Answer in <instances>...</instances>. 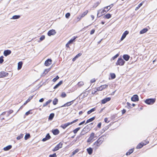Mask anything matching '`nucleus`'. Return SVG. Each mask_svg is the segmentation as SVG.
I'll return each instance as SVG.
<instances>
[{
  "mask_svg": "<svg viewBox=\"0 0 157 157\" xmlns=\"http://www.w3.org/2000/svg\"><path fill=\"white\" fill-rule=\"evenodd\" d=\"M78 121V119H76L71 122H68V123H65L64 124H62L61 126V127L63 129H64L69 125L71 124L74 123L76 122L77 121Z\"/></svg>",
  "mask_w": 157,
  "mask_h": 157,
  "instance_id": "nucleus-1",
  "label": "nucleus"
},
{
  "mask_svg": "<svg viewBox=\"0 0 157 157\" xmlns=\"http://www.w3.org/2000/svg\"><path fill=\"white\" fill-rule=\"evenodd\" d=\"M105 9L104 8V9L99 10L98 11L97 16L98 17H100L102 15L105 14L107 12Z\"/></svg>",
  "mask_w": 157,
  "mask_h": 157,
  "instance_id": "nucleus-2",
  "label": "nucleus"
},
{
  "mask_svg": "<svg viewBox=\"0 0 157 157\" xmlns=\"http://www.w3.org/2000/svg\"><path fill=\"white\" fill-rule=\"evenodd\" d=\"M125 62V61L123 59L120 58L118 59L117 62L116 63V64L117 65L123 66Z\"/></svg>",
  "mask_w": 157,
  "mask_h": 157,
  "instance_id": "nucleus-3",
  "label": "nucleus"
},
{
  "mask_svg": "<svg viewBox=\"0 0 157 157\" xmlns=\"http://www.w3.org/2000/svg\"><path fill=\"white\" fill-rule=\"evenodd\" d=\"M95 137H96V136H95L94 133V132L91 133L90 134L89 137L87 140V142L88 143L91 142Z\"/></svg>",
  "mask_w": 157,
  "mask_h": 157,
  "instance_id": "nucleus-4",
  "label": "nucleus"
},
{
  "mask_svg": "<svg viewBox=\"0 0 157 157\" xmlns=\"http://www.w3.org/2000/svg\"><path fill=\"white\" fill-rule=\"evenodd\" d=\"M155 101V99L152 98L147 99L145 101V102L148 105H152Z\"/></svg>",
  "mask_w": 157,
  "mask_h": 157,
  "instance_id": "nucleus-5",
  "label": "nucleus"
},
{
  "mask_svg": "<svg viewBox=\"0 0 157 157\" xmlns=\"http://www.w3.org/2000/svg\"><path fill=\"white\" fill-rule=\"evenodd\" d=\"M62 146L63 143L61 142H60L55 147L53 150H52V151H55L58 150L59 148L62 147Z\"/></svg>",
  "mask_w": 157,
  "mask_h": 157,
  "instance_id": "nucleus-6",
  "label": "nucleus"
},
{
  "mask_svg": "<svg viewBox=\"0 0 157 157\" xmlns=\"http://www.w3.org/2000/svg\"><path fill=\"white\" fill-rule=\"evenodd\" d=\"M8 73L5 72L4 71L0 72V78H3L7 76L8 75Z\"/></svg>",
  "mask_w": 157,
  "mask_h": 157,
  "instance_id": "nucleus-7",
  "label": "nucleus"
},
{
  "mask_svg": "<svg viewBox=\"0 0 157 157\" xmlns=\"http://www.w3.org/2000/svg\"><path fill=\"white\" fill-rule=\"evenodd\" d=\"M131 100L133 101H139V98L138 96L136 95H134L131 98Z\"/></svg>",
  "mask_w": 157,
  "mask_h": 157,
  "instance_id": "nucleus-8",
  "label": "nucleus"
},
{
  "mask_svg": "<svg viewBox=\"0 0 157 157\" xmlns=\"http://www.w3.org/2000/svg\"><path fill=\"white\" fill-rule=\"evenodd\" d=\"M56 33V32L55 30L52 29L48 31V36H50L52 35H54Z\"/></svg>",
  "mask_w": 157,
  "mask_h": 157,
  "instance_id": "nucleus-9",
  "label": "nucleus"
},
{
  "mask_svg": "<svg viewBox=\"0 0 157 157\" xmlns=\"http://www.w3.org/2000/svg\"><path fill=\"white\" fill-rule=\"evenodd\" d=\"M128 33L129 32L128 31H125L122 34V35L121 38V41L123 40L125 38L126 35H128Z\"/></svg>",
  "mask_w": 157,
  "mask_h": 157,
  "instance_id": "nucleus-10",
  "label": "nucleus"
},
{
  "mask_svg": "<svg viewBox=\"0 0 157 157\" xmlns=\"http://www.w3.org/2000/svg\"><path fill=\"white\" fill-rule=\"evenodd\" d=\"M52 60L50 59H48L45 62L46 66H48L52 64Z\"/></svg>",
  "mask_w": 157,
  "mask_h": 157,
  "instance_id": "nucleus-11",
  "label": "nucleus"
},
{
  "mask_svg": "<svg viewBox=\"0 0 157 157\" xmlns=\"http://www.w3.org/2000/svg\"><path fill=\"white\" fill-rule=\"evenodd\" d=\"M103 136H101L97 141V142L100 145L102 144L104 140V138H103Z\"/></svg>",
  "mask_w": 157,
  "mask_h": 157,
  "instance_id": "nucleus-12",
  "label": "nucleus"
},
{
  "mask_svg": "<svg viewBox=\"0 0 157 157\" xmlns=\"http://www.w3.org/2000/svg\"><path fill=\"white\" fill-rule=\"evenodd\" d=\"M74 100L72 101H71L67 102V103H66V104H64V105H63L62 106H61V107H64L65 106H69L71 105L73 103V101Z\"/></svg>",
  "mask_w": 157,
  "mask_h": 157,
  "instance_id": "nucleus-13",
  "label": "nucleus"
},
{
  "mask_svg": "<svg viewBox=\"0 0 157 157\" xmlns=\"http://www.w3.org/2000/svg\"><path fill=\"white\" fill-rule=\"evenodd\" d=\"M108 86L107 85H104L97 88L98 91H101L107 87Z\"/></svg>",
  "mask_w": 157,
  "mask_h": 157,
  "instance_id": "nucleus-14",
  "label": "nucleus"
},
{
  "mask_svg": "<svg viewBox=\"0 0 157 157\" xmlns=\"http://www.w3.org/2000/svg\"><path fill=\"white\" fill-rule=\"evenodd\" d=\"M11 53V51L9 50H5L4 52V55L6 56L10 54Z\"/></svg>",
  "mask_w": 157,
  "mask_h": 157,
  "instance_id": "nucleus-15",
  "label": "nucleus"
},
{
  "mask_svg": "<svg viewBox=\"0 0 157 157\" xmlns=\"http://www.w3.org/2000/svg\"><path fill=\"white\" fill-rule=\"evenodd\" d=\"M110 99L111 98H105L101 100V103L102 104H105L107 101H109Z\"/></svg>",
  "mask_w": 157,
  "mask_h": 157,
  "instance_id": "nucleus-16",
  "label": "nucleus"
},
{
  "mask_svg": "<svg viewBox=\"0 0 157 157\" xmlns=\"http://www.w3.org/2000/svg\"><path fill=\"white\" fill-rule=\"evenodd\" d=\"M51 138V136L49 135V133L47 134L45 137L42 140V141L44 142L45 141Z\"/></svg>",
  "mask_w": 157,
  "mask_h": 157,
  "instance_id": "nucleus-17",
  "label": "nucleus"
},
{
  "mask_svg": "<svg viewBox=\"0 0 157 157\" xmlns=\"http://www.w3.org/2000/svg\"><path fill=\"white\" fill-rule=\"evenodd\" d=\"M52 132L53 134L55 135H58L59 132V130L57 129L52 130Z\"/></svg>",
  "mask_w": 157,
  "mask_h": 157,
  "instance_id": "nucleus-18",
  "label": "nucleus"
},
{
  "mask_svg": "<svg viewBox=\"0 0 157 157\" xmlns=\"http://www.w3.org/2000/svg\"><path fill=\"white\" fill-rule=\"evenodd\" d=\"M123 57L125 60L127 61L129 60L130 56L128 55H124L123 56Z\"/></svg>",
  "mask_w": 157,
  "mask_h": 157,
  "instance_id": "nucleus-19",
  "label": "nucleus"
},
{
  "mask_svg": "<svg viewBox=\"0 0 157 157\" xmlns=\"http://www.w3.org/2000/svg\"><path fill=\"white\" fill-rule=\"evenodd\" d=\"M100 144H98L97 141L95 142L94 144V148L95 150L97 149L98 147L100 146Z\"/></svg>",
  "mask_w": 157,
  "mask_h": 157,
  "instance_id": "nucleus-20",
  "label": "nucleus"
},
{
  "mask_svg": "<svg viewBox=\"0 0 157 157\" xmlns=\"http://www.w3.org/2000/svg\"><path fill=\"white\" fill-rule=\"evenodd\" d=\"M12 146L11 145H9L4 148L3 150L5 151H7L10 149L12 148Z\"/></svg>",
  "mask_w": 157,
  "mask_h": 157,
  "instance_id": "nucleus-21",
  "label": "nucleus"
},
{
  "mask_svg": "<svg viewBox=\"0 0 157 157\" xmlns=\"http://www.w3.org/2000/svg\"><path fill=\"white\" fill-rule=\"evenodd\" d=\"M87 151L89 155H91L93 152V150L91 147H89L87 149Z\"/></svg>",
  "mask_w": 157,
  "mask_h": 157,
  "instance_id": "nucleus-22",
  "label": "nucleus"
},
{
  "mask_svg": "<svg viewBox=\"0 0 157 157\" xmlns=\"http://www.w3.org/2000/svg\"><path fill=\"white\" fill-rule=\"evenodd\" d=\"M63 83V81H60L58 84H57L54 87V89H56L59 86L62 84Z\"/></svg>",
  "mask_w": 157,
  "mask_h": 157,
  "instance_id": "nucleus-23",
  "label": "nucleus"
},
{
  "mask_svg": "<svg viewBox=\"0 0 157 157\" xmlns=\"http://www.w3.org/2000/svg\"><path fill=\"white\" fill-rule=\"evenodd\" d=\"M33 96H34L33 95L32 96H30L29 98L27 99V100L24 103V105H26L28 102L30 100L33 98Z\"/></svg>",
  "mask_w": 157,
  "mask_h": 157,
  "instance_id": "nucleus-24",
  "label": "nucleus"
},
{
  "mask_svg": "<svg viewBox=\"0 0 157 157\" xmlns=\"http://www.w3.org/2000/svg\"><path fill=\"white\" fill-rule=\"evenodd\" d=\"M22 64V62H20L18 63L17 69L18 70H19L21 68Z\"/></svg>",
  "mask_w": 157,
  "mask_h": 157,
  "instance_id": "nucleus-25",
  "label": "nucleus"
},
{
  "mask_svg": "<svg viewBox=\"0 0 157 157\" xmlns=\"http://www.w3.org/2000/svg\"><path fill=\"white\" fill-rule=\"evenodd\" d=\"M148 31V29L147 28H144L140 31V34H144L146 33Z\"/></svg>",
  "mask_w": 157,
  "mask_h": 157,
  "instance_id": "nucleus-26",
  "label": "nucleus"
},
{
  "mask_svg": "<svg viewBox=\"0 0 157 157\" xmlns=\"http://www.w3.org/2000/svg\"><path fill=\"white\" fill-rule=\"evenodd\" d=\"M94 119H95V117H93L87 120L85 124H86L88 123H89L90 122L93 121H94Z\"/></svg>",
  "mask_w": 157,
  "mask_h": 157,
  "instance_id": "nucleus-27",
  "label": "nucleus"
},
{
  "mask_svg": "<svg viewBox=\"0 0 157 157\" xmlns=\"http://www.w3.org/2000/svg\"><path fill=\"white\" fill-rule=\"evenodd\" d=\"M88 13V10H86L85 12H84L83 13L80 15L82 17V18H83L84 17L85 15H86Z\"/></svg>",
  "mask_w": 157,
  "mask_h": 157,
  "instance_id": "nucleus-28",
  "label": "nucleus"
},
{
  "mask_svg": "<svg viewBox=\"0 0 157 157\" xmlns=\"http://www.w3.org/2000/svg\"><path fill=\"white\" fill-rule=\"evenodd\" d=\"M20 17V15H15L13 16L11 19H19Z\"/></svg>",
  "mask_w": 157,
  "mask_h": 157,
  "instance_id": "nucleus-29",
  "label": "nucleus"
},
{
  "mask_svg": "<svg viewBox=\"0 0 157 157\" xmlns=\"http://www.w3.org/2000/svg\"><path fill=\"white\" fill-rule=\"evenodd\" d=\"M77 37H75L74 36L73 38L71 39L68 42V44H71L73 43V42L75 40Z\"/></svg>",
  "mask_w": 157,
  "mask_h": 157,
  "instance_id": "nucleus-30",
  "label": "nucleus"
},
{
  "mask_svg": "<svg viewBox=\"0 0 157 157\" xmlns=\"http://www.w3.org/2000/svg\"><path fill=\"white\" fill-rule=\"evenodd\" d=\"M52 101L51 100H49L48 101H47L45 103H44L43 105V107H45L46 106H47L48 104H49L51 103V102Z\"/></svg>",
  "mask_w": 157,
  "mask_h": 157,
  "instance_id": "nucleus-31",
  "label": "nucleus"
},
{
  "mask_svg": "<svg viewBox=\"0 0 157 157\" xmlns=\"http://www.w3.org/2000/svg\"><path fill=\"white\" fill-rule=\"evenodd\" d=\"M143 145L142 143V142L139 144L137 146L136 148L137 149H140L143 146Z\"/></svg>",
  "mask_w": 157,
  "mask_h": 157,
  "instance_id": "nucleus-32",
  "label": "nucleus"
},
{
  "mask_svg": "<svg viewBox=\"0 0 157 157\" xmlns=\"http://www.w3.org/2000/svg\"><path fill=\"white\" fill-rule=\"evenodd\" d=\"M95 110V108H93L92 109L88 111L87 112L88 114H89L90 113H91L92 112L94 111Z\"/></svg>",
  "mask_w": 157,
  "mask_h": 157,
  "instance_id": "nucleus-33",
  "label": "nucleus"
},
{
  "mask_svg": "<svg viewBox=\"0 0 157 157\" xmlns=\"http://www.w3.org/2000/svg\"><path fill=\"white\" fill-rule=\"evenodd\" d=\"M113 6V4L111 5L110 6H107L105 7V9H106V11L107 12Z\"/></svg>",
  "mask_w": 157,
  "mask_h": 157,
  "instance_id": "nucleus-34",
  "label": "nucleus"
},
{
  "mask_svg": "<svg viewBox=\"0 0 157 157\" xmlns=\"http://www.w3.org/2000/svg\"><path fill=\"white\" fill-rule=\"evenodd\" d=\"M143 3V2H142L141 3H140V4H139L138 6L136 7L135 8V10H137L138 9H139V8L142 5Z\"/></svg>",
  "mask_w": 157,
  "mask_h": 157,
  "instance_id": "nucleus-35",
  "label": "nucleus"
},
{
  "mask_svg": "<svg viewBox=\"0 0 157 157\" xmlns=\"http://www.w3.org/2000/svg\"><path fill=\"white\" fill-rule=\"evenodd\" d=\"M30 137V135L29 133H26L25 137V139L27 140Z\"/></svg>",
  "mask_w": 157,
  "mask_h": 157,
  "instance_id": "nucleus-36",
  "label": "nucleus"
},
{
  "mask_svg": "<svg viewBox=\"0 0 157 157\" xmlns=\"http://www.w3.org/2000/svg\"><path fill=\"white\" fill-rule=\"evenodd\" d=\"M58 102V99L56 98H55L53 101V104L54 105H56Z\"/></svg>",
  "mask_w": 157,
  "mask_h": 157,
  "instance_id": "nucleus-37",
  "label": "nucleus"
},
{
  "mask_svg": "<svg viewBox=\"0 0 157 157\" xmlns=\"http://www.w3.org/2000/svg\"><path fill=\"white\" fill-rule=\"evenodd\" d=\"M24 136V134H21L19 136L17 137V140H19L22 138Z\"/></svg>",
  "mask_w": 157,
  "mask_h": 157,
  "instance_id": "nucleus-38",
  "label": "nucleus"
},
{
  "mask_svg": "<svg viewBox=\"0 0 157 157\" xmlns=\"http://www.w3.org/2000/svg\"><path fill=\"white\" fill-rule=\"evenodd\" d=\"M54 116V113H51V114L48 118V119L50 120H52Z\"/></svg>",
  "mask_w": 157,
  "mask_h": 157,
  "instance_id": "nucleus-39",
  "label": "nucleus"
},
{
  "mask_svg": "<svg viewBox=\"0 0 157 157\" xmlns=\"http://www.w3.org/2000/svg\"><path fill=\"white\" fill-rule=\"evenodd\" d=\"M80 127H78V128H76L75 129H74L73 130V132L75 134H76L77 133V132H78V131L80 130Z\"/></svg>",
  "mask_w": 157,
  "mask_h": 157,
  "instance_id": "nucleus-40",
  "label": "nucleus"
},
{
  "mask_svg": "<svg viewBox=\"0 0 157 157\" xmlns=\"http://www.w3.org/2000/svg\"><path fill=\"white\" fill-rule=\"evenodd\" d=\"M51 68L46 69L44 72V74L45 75L47 74L50 70Z\"/></svg>",
  "mask_w": 157,
  "mask_h": 157,
  "instance_id": "nucleus-41",
  "label": "nucleus"
},
{
  "mask_svg": "<svg viewBox=\"0 0 157 157\" xmlns=\"http://www.w3.org/2000/svg\"><path fill=\"white\" fill-rule=\"evenodd\" d=\"M84 85V83L83 82H78V83L77 84V85L81 87L83 86Z\"/></svg>",
  "mask_w": 157,
  "mask_h": 157,
  "instance_id": "nucleus-42",
  "label": "nucleus"
},
{
  "mask_svg": "<svg viewBox=\"0 0 157 157\" xmlns=\"http://www.w3.org/2000/svg\"><path fill=\"white\" fill-rule=\"evenodd\" d=\"M78 151H79V150L78 149H76L75 150L72 152V156L74 155L76 153H77Z\"/></svg>",
  "mask_w": 157,
  "mask_h": 157,
  "instance_id": "nucleus-43",
  "label": "nucleus"
},
{
  "mask_svg": "<svg viewBox=\"0 0 157 157\" xmlns=\"http://www.w3.org/2000/svg\"><path fill=\"white\" fill-rule=\"evenodd\" d=\"M111 17V15L109 13L107 14L106 15H105V18L107 19H109Z\"/></svg>",
  "mask_w": 157,
  "mask_h": 157,
  "instance_id": "nucleus-44",
  "label": "nucleus"
},
{
  "mask_svg": "<svg viewBox=\"0 0 157 157\" xmlns=\"http://www.w3.org/2000/svg\"><path fill=\"white\" fill-rule=\"evenodd\" d=\"M59 78V77L58 76H57L56 77L54 78H53L52 80V81L54 82H55Z\"/></svg>",
  "mask_w": 157,
  "mask_h": 157,
  "instance_id": "nucleus-45",
  "label": "nucleus"
},
{
  "mask_svg": "<svg viewBox=\"0 0 157 157\" xmlns=\"http://www.w3.org/2000/svg\"><path fill=\"white\" fill-rule=\"evenodd\" d=\"M110 75L112 79H114L115 78L116 75L114 73H111Z\"/></svg>",
  "mask_w": 157,
  "mask_h": 157,
  "instance_id": "nucleus-46",
  "label": "nucleus"
},
{
  "mask_svg": "<svg viewBox=\"0 0 157 157\" xmlns=\"http://www.w3.org/2000/svg\"><path fill=\"white\" fill-rule=\"evenodd\" d=\"M3 56H1L0 57V63L2 64L4 61V60L3 59Z\"/></svg>",
  "mask_w": 157,
  "mask_h": 157,
  "instance_id": "nucleus-47",
  "label": "nucleus"
},
{
  "mask_svg": "<svg viewBox=\"0 0 157 157\" xmlns=\"http://www.w3.org/2000/svg\"><path fill=\"white\" fill-rule=\"evenodd\" d=\"M66 96V94L65 92H62L61 94V97L62 98H65Z\"/></svg>",
  "mask_w": 157,
  "mask_h": 157,
  "instance_id": "nucleus-48",
  "label": "nucleus"
},
{
  "mask_svg": "<svg viewBox=\"0 0 157 157\" xmlns=\"http://www.w3.org/2000/svg\"><path fill=\"white\" fill-rule=\"evenodd\" d=\"M97 91H98V89H95L93 90L92 92V94H94Z\"/></svg>",
  "mask_w": 157,
  "mask_h": 157,
  "instance_id": "nucleus-49",
  "label": "nucleus"
},
{
  "mask_svg": "<svg viewBox=\"0 0 157 157\" xmlns=\"http://www.w3.org/2000/svg\"><path fill=\"white\" fill-rule=\"evenodd\" d=\"M31 110H29V111H28L26 112L25 113V115H26V116H28V115H29V114H32V113H31L30 112V111H31Z\"/></svg>",
  "mask_w": 157,
  "mask_h": 157,
  "instance_id": "nucleus-50",
  "label": "nucleus"
},
{
  "mask_svg": "<svg viewBox=\"0 0 157 157\" xmlns=\"http://www.w3.org/2000/svg\"><path fill=\"white\" fill-rule=\"evenodd\" d=\"M45 38V36L44 35L42 36L40 38V41H42Z\"/></svg>",
  "mask_w": 157,
  "mask_h": 157,
  "instance_id": "nucleus-51",
  "label": "nucleus"
},
{
  "mask_svg": "<svg viewBox=\"0 0 157 157\" xmlns=\"http://www.w3.org/2000/svg\"><path fill=\"white\" fill-rule=\"evenodd\" d=\"M119 56V55L117 54H116V55H115L112 58V59L113 60H114V59H115L116 58H117Z\"/></svg>",
  "mask_w": 157,
  "mask_h": 157,
  "instance_id": "nucleus-52",
  "label": "nucleus"
},
{
  "mask_svg": "<svg viewBox=\"0 0 157 157\" xmlns=\"http://www.w3.org/2000/svg\"><path fill=\"white\" fill-rule=\"evenodd\" d=\"M56 153H54L52 155H49V157H56Z\"/></svg>",
  "mask_w": 157,
  "mask_h": 157,
  "instance_id": "nucleus-53",
  "label": "nucleus"
},
{
  "mask_svg": "<svg viewBox=\"0 0 157 157\" xmlns=\"http://www.w3.org/2000/svg\"><path fill=\"white\" fill-rule=\"evenodd\" d=\"M70 16V14L69 13H67L65 15V17L67 18H68Z\"/></svg>",
  "mask_w": 157,
  "mask_h": 157,
  "instance_id": "nucleus-54",
  "label": "nucleus"
},
{
  "mask_svg": "<svg viewBox=\"0 0 157 157\" xmlns=\"http://www.w3.org/2000/svg\"><path fill=\"white\" fill-rule=\"evenodd\" d=\"M82 18V17L80 15H79V16H78L77 17V19L78 20V21H80Z\"/></svg>",
  "mask_w": 157,
  "mask_h": 157,
  "instance_id": "nucleus-55",
  "label": "nucleus"
},
{
  "mask_svg": "<svg viewBox=\"0 0 157 157\" xmlns=\"http://www.w3.org/2000/svg\"><path fill=\"white\" fill-rule=\"evenodd\" d=\"M13 111L12 110H10L9 111L7 112V113H8V116H9V115L13 112Z\"/></svg>",
  "mask_w": 157,
  "mask_h": 157,
  "instance_id": "nucleus-56",
  "label": "nucleus"
},
{
  "mask_svg": "<svg viewBox=\"0 0 157 157\" xmlns=\"http://www.w3.org/2000/svg\"><path fill=\"white\" fill-rule=\"evenodd\" d=\"M143 146L146 145L148 143V141H144V142H142Z\"/></svg>",
  "mask_w": 157,
  "mask_h": 157,
  "instance_id": "nucleus-57",
  "label": "nucleus"
},
{
  "mask_svg": "<svg viewBox=\"0 0 157 157\" xmlns=\"http://www.w3.org/2000/svg\"><path fill=\"white\" fill-rule=\"evenodd\" d=\"M95 32V30L94 29H92L90 32V34L91 35H92Z\"/></svg>",
  "mask_w": 157,
  "mask_h": 157,
  "instance_id": "nucleus-58",
  "label": "nucleus"
},
{
  "mask_svg": "<svg viewBox=\"0 0 157 157\" xmlns=\"http://www.w3.org/2000/svg\"><path fill=\"white\" fill-rule=\"evenodd\" d=\"M81 55V54L80 53H79L75 56V58H77L78 57L80 56Z\"/></svg>",
  "mask_w": 157,
  "mask_h": 157,
  "instance_id": "nucleus-59",
  "label": "nucleus"
},
{
  "mask_svg": "<svg viewBox=\"0 0 157 157\" xmlns=\"http://www.w3.org/2000/svg\"><path fill=\"white\" fill-rule=\"evenodd\" d=\"M95 81V79L94 78H93L90 80V82L91 83H93Z\"/></svg>",
  "mask_w": 157,
  "mask_h": 157,
  "instance_id": "nucleus-60",
  "label": "nucleus"
},
{
  "mask_svg": "<svg viewBox=\"0 0 157 157\" xmlns=\"http://www.w3.org/2000/svg\"><path fill=\"white\" fill-rule=\"evenodd\" d=\"M86 132H84L83 131H82L81 132L80 134L81 135H84Z\"/></svg>",
  "mask_w": 157,
  "mask_h": 157,
  "instance_id": "nucleus-61",
  "label": "nucleus"
},
{
  "mask_svg": "<svg viewBox=\"0 0 157 157\" xmlns=\"http://www.w3.org/2000/svg\"><path fill=\"white\" fill-rule=\"evenodd\" d=\"M128 151L130 153H132L133 151V149H132L129 150Z\"/></svg>",
  "mask_w": 157,
  "mask_h": 157,
  "instance_id": "nucleus-62",
  "label": "nucleus"
},
{
  "mask_svg": "<svg viewBox=\"0 0 157 157\" xmlns=\"http://www.w3.org/2000/svg\"><path fill=\"white\" fill-rule=\"evenodd\" d=\"M101 126V123H99L97 125V127L99 128H100Z\"/></svg>",
  "mask_w": 157,
  "mask_h": 157,
  "instance_id": "nucleus-63",
  "label": "nucleus"
},
{
  "mask_svg": "<svg viewBox=\"0 0 157 157\" xmlns=\"http://www.w3.org/2000/svg\"><path fill=\"white\" fill-rule=\"evenodd\" d=\"M108 119L107 118H105L104 119L105 122L106 123H108L109 121H108Z\"/></svg>",
  "mask_w": 157,
  "mask_h": 157,
  "instance_id": "nucleus-64",
  "label": "nucleus"
}]
</instances>
